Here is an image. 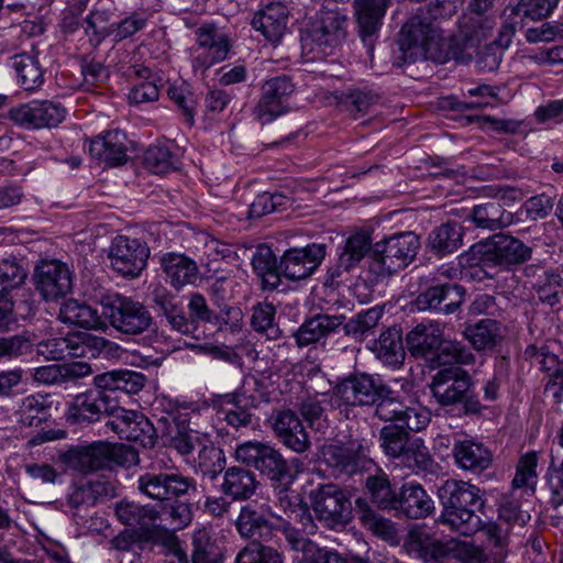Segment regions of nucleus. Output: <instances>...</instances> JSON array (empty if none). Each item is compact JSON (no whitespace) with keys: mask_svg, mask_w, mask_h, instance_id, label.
I'll list each match as a JSON object with an SVG mask.
<instances>
[{"mask_svg":"<svg viewBox=\"0 0 563 563\" xmlns=\"http://www.w3.org/2000/svg\"><path fill=\"white\" fill-rule=\"evenodd\" d=\"M288 10L282 3H269L260 10L252 20V25L267 41L278 42L286 32Z\"/></svg>","mask_w":563,"mask_h":563,"instance_id":"nucleus-30","label":"nucleus"},{"mask_svg":"<svg viewBox=\"0 0 563 563\" xmlns=\"http://www.w3.org/2000/svg\"><path fill=\"white\" fill-rule=\"evenodd\" d=\"M137 489L147 498L162 503L158 506L159 527L180 530L191 522V506L179 498L197 492L192 477L177 472L145 473L137 479Z\"/></svg>","mask_w":563,"mask_h":563,"instance_id":"nucleus-1","label":"nucleus"},{"mask_svg":"<svg viewBox=\"0 0 563 563\" xmlns=\"http://www.w3.org/2000/svg\"><path fill=\"white\" fill-rule=\"evenodd\" d=\"M145 165L155 174H165L178 165V157L168 146L153 145L144 154Z\"/></svg>","mask_w":563,"mask_h":563,"instance_id":"nucleus-56","label":"nucleus"},{"mask_svg":"<svg viewBox=\"0 0 563 563\" xmlns=\"http://www.w3.org/2000/svg\"><path fill=\"white\" fill-rule=\"evenodd\" d=\"M472 219L478 228L497 230L511 222V213L507 212L500 202L494 200L475 206Z\"/></svg>","mask_w":563,"mask_h":563,"instance_id":"nucleus-45","label":"nucleus"},{"mask_svg":"<svg viewBox=\"0 0 563 563\" xmlns=\"http://www.w3.org/2000/svg\"><path fill=\"white\" fill-rule=\"evenodd\" d=\"M399 47L409 60L424 58L442 64L449 56L442 30L428 12L422 11L402 25Z\"/></svg>","mask_w":563,"mask_h":563,"instance_id":"nucleus-3","label":"nucleus"},{"mask_svg":"<svg viewBox=\"0 0 563 563\" xmlns=\"http://www.w3.org/2000/svg\"><path fill=\"white\" fill-rule=\"evenodd\" d=\"M197 41L201 47L207 48L205 67L225 59L229 52L228 40L218 33L213 25L202 26L197 31Z\"/></svg>","mask_w":563,"mask_h":563,"instance_id":"nucleus-44","label":"nucleus"},{"mask_svg":"<svg viewBox=\"0 0 563 563\" xmlns=\"http://www.w3.org/2000/svg\"><path fill=\"white\" fill-rule=\"evenodd\" d=\"M59 319L64 323L75 324L88 330L101 329L104 325L96 309L75 299H69L63 303L59 310Z\"/></svg>","mask_w":563,"mask_h":563,"instance_id":"nucleus-38","label":"nucleus"},{"mask_svg":"<svg viewBox=\"0 0 563 563\" xmlns=\"http://www.w3.org/2000/svg\"><path fill=\"white\" fill-rule=\"evenodd\" d=\"M153 302L166 318L173 330L181 334L192 332V322L185 316L180 303L174 295L163 288H157L153 294Z\"/></svg>","mask_w":563,"mask_h":563,"instance_id":"nucleus-36","label":"nucleus"},{"mask_svg":"<svg viewBox=\"0 0 563 563\" xmlns=\"http://www.w3.org/2000/svg\"><path fill=\"white\" fill-rule=\"evenodd\" d=\"M404 549L423 562L440 561L449 555V548L434 540L423 528L415 527L406 536Z\"/></svg>","mask_w":563,"mask_h":563,"instance_id":"nucleus-28","label":"nucleus"},{"mask_svg":"<svg viewBox=\"0 0 563 563\" xmlns=\"http://www.w3.org/2000/svg\"><path fill=\"white\" fill-rule=\"evenodd\" d=\"M235 460L249 467H254L271 481L282 483L290 476V468L282 453L274 446L247 441L235 449Z\"/></svg>","mask_w":563,"mask_h":563,"instance_id":"nucleus-9","label":"nucleus"},{"mask_svg":"<svg viewBox=\"0 0 563 563\" xmlns=\"http://www.w3.org/2000/svg\"><path fill=\"white\" fill-rule=\"evenodd\" d=\"M442 328L434 323H420L407 334V347L412 356L426 357L438 351L442 341Z\"/></svg>","mask_w":563,"mask_h":563,"instance_id":"nucleus-35","label":"nucleus"},{"mask_svg":"<svg viewBox=\"0 0 563 563\" xmlns=\"http://www.w3.org/2000/svg\"><path fill=\"white\" fill-rule=\"evenodd\" d=\"M258 484L253 472L241 466H232L224 472L221 490L233 500H247L255 494Z\"/></svg>","mask_w":563,"mask_h":563,"instance_id":"nucleus-32","label":"nucleus"},{"mask_svg":"<svg viewBox=\"0 0 563 563\" xmlns=\"http://www.w3.org/2000/svg\"><path fill=\"white\" fill-rule=\"evenodd\" d=\"M358 32L372 55L375 37L385 15L387 0H355Z\"/></svg>","mask_w":563,"mask_h":563,"instance_id":"nucleus-26","label":"nucleus"},{"mask_svg":"<svg viewBox=\"0 0 563 563\" xmlns=\"http://www.w3.org/2000/svg\"><path fill=\"white\" fill-rule=\"evenodd\" d=\"M538 453L530 451L523 454L517 464L516 474L512 479L514 488L529 487L534 490L537 484V466H538Z\"/></svg>","mask_w":563,"mask_h":563,"instance_id":"nucleus-59","label":"nucleus"},{"mask_svg":"<svg viewBox=\"0 0 563 563\" xmlns=\"http://www.w3.org/2000/svg\"><path fill=\"white\" fill-rule=\"evenodd\" d=\"M372 247V239L367 232H355L347 238L344 249L338 258V263L328 271L329 278L333 282L355 267Z\"/></svg>","mask_w":563,"mask_h":563,"instance_id":"nucleus-29","label":"nucleus"},{"mask_svg":"<svg viewBox=\"0 0 563 563\" xmlns=\"http://www.w3.org/2000/svg\"><path fill=\"white\" fill-rule=\"evenodd\" d=\"M299 412L311 429L320 431L328 427L325 409L317 398L302 400L299 405Z\"/></svg>","mask_w":563,"mask_h":563,"instance_id":"nucleus-64","label":"nucleus"},{"mask_svg":"<svg viewBox=\"0 0 563 563\" xmlns=\"http://www.w3.org/2000/svg\"><path fill=\"white\" fill-rule=\"evenodd\" d=\"M412 440L409 433L397 424H388L379 431V444L386 455L401 460Z\"/></svg>","mask_w":563,"mask_h":563,"instance_id":"nucleus-49","label":"nucleus"},{"mask_svg":"<svg viewBox=\"0 0 563 563\" xmlns=\"http://www.w3.org/2000/svg\"><path fill=\"white\" fill-rule=\"evenodd\" d=\"M558 444L563 449V422L558 431ZM547 485L551 490L550 504L553 508L563 505V456L559 460L553 451L550 453V464L545 474Z\"/></svg>","mask_w":563,"mask_h":563,"instance_id":"nucleus-47","label":"nucleus"},{"mask_svg":"<svg viewBox=\"0 0 563 563\" xmlns=\"http://www.w3.org/2000/svg\"><path fill=\"white\" fill-rule=\"evenodd\" d=\"M438 497L442 505L440 521L452 530L472 536L482 527L477 515L484 507L481 489L464 481L446 479L438 488Z\"/></svg>","mask_w":563,"mask_h":563,"instance_id":"nucleus-2","label":"nucleus"},{"mask_svg":"<svg viewBox=\"0 0 563 563\" xmlns=\"http://www.w3.org/2000/svg\"><path fill=\"white\" fill-rule=\"evenodd\" d=\"M65 115V108L51 100H36L10 110L12 121L32 129L55 128Z\"/></svg>","mask_w":563,"mask_h":563,"instance_id":"nucleus-19","label":"nucleus"},{"mask_svg":"<svg viewBox=\"0 0 563 563\" xmlns=\"http://www.w3.org/2000/svg\"><path fill=\"white\" fill-rule=\"evenodd\" d=\"M11 59L18 81L25 90H35L43 84V69L34 54L21 53L14 55Z\"/></svg>","mask_w":563,"mask_h":563,"instance_id":"nucleus-42","label":"nucleus"},{"mask_svg":"<svg viewBox=\"0 0 563 563\" xmlns=\"http://www.w3.org/2000/svg\"><path fill=\"white\" fill-rule=\"evenodd\" d=\"M437 357L440 364L471 365L475 362L474 354L462 342L443 340L438 349Z\"/></svg>","mask_w":563,"mask_h":563,"instance_id":"nucleus-57","label":"nucleus"},{"mask_svg":"<svg viewBox=\"0 0 563 563\" xmlns=\"http://www.w3.org/2000/svg\"><path fill=\"white\" fill-rule=\"evenodd\" d=\"M167 95L181 111L185 121L191 126L195 122L196 101L187 85L185 82L170 84L167 88Z\"/></svg>","mask_w":563,"mask_h":563,"instance_id":"nucleus-62","label":"nucleus"},{"mask_svg":"<svg viewBox=\"0 0 563 563\" xmlns=\"http://www.w3.org/2000/svg\"><path fill=\"white\" fill-rule=\"evenodd\" d=\"M327 254V244L311 243L302 249L287 250L280 262V275L291 280L309 277L321 264Z\"/></svg>","mask_w":563,"mask_h":563,"instance_id":"nucleus-18","label":"nucleus"},{"mask_svg":"<svg viewBox=\"0 0 563 563\" xmlns=\"http://www.w3.org/2000/svg\"><path fill=\"white\" fill-rule=\"evenodd\" d=\"M102 314L118 332L128 335L145 332L153 322L151 312L142 302L122 295L102 300Z\"/></svg>","mask_w":563,"mask_h":563,"instance_id":"nucleus-8","label":"nucleus"},{"mask_svg":"<svg viewBox=\"0 0 563 563\" xmlns=\"http://www.w3.org/2000/svg\"><path fill=\"white\" fill-rule=\"evenodd\" d=\"M374 351L376 356L387 365L398 366L402 364L405 349L400 330L394 327L384 331L375 343Z\"/></svg>","mask_w":563,"mask_h":563,"instance_id":"nucleus-43","label":"nucleus"},{"mask_svg":"<svg viewBox=\"0 0 563 563\" xmlns=\"http://www.w3.org/2000/svg\"><path fill=\"white\" fill-rule=\"evenodd\" d=\"M338 103L343 106L352 114L365 113L377 103L378 96L372 91L361 89H349L335 96Z\"/></svg>","mask_w":563,"mask_h":563,"instance_id":"nucleus-55","label":"nucleus"},{"mask_svg":"<svg viewBox=\"0 0 563 563\" xmlns=\"http://www.w3.org/2000/svg\"><path fill=\"white\" fill-rule=\"evenodd\" d=\"M137 459L134 449L122 443L102 441L77 448L68 454L69 465L81 473L110 468L113 465L128 466L136 463Z\"/></svg>","mask_w":563,"mask_h":563,"instance_id":"nucleus-6","label":"nucleus"},{"mask_svg":"<svg viewBox=\"0 0 563 563\" xmlns=\"http://www.w3.org/2000/svg\"><path fill=\"white\" fill-rule=\"evenodd\" d=\"M26 276V271L14 257L0 261V330H7L11 321L13 302L8 295L11 290L20 288Z\"/></svg>","mask_w":563,"mask_h":563,"instance_id":"nucleus-23","label":"nucleus"},{"mask_svg":"<svg viewBox=\"0 0 563 563\" xmlns=\"http://www.w3.org/2000/svg\"><path fill=\"white\" fill-rule=\"evenodd\" d=\"M429 389L442 407L461 404L466 415H479L485 408L475 393L472 376L461 367L451 366L438 371L429 384Z\"/></svg>","mask_w":563,"mask_h":563,"instance_id":"nucleus-5","label":"nucleus"},{"mask_svg":"<svg viewBox=\"0 0 563 563\" xmlns=\"http://www.w3.org/2000/svg\"><path fill=\"white\" fill-rule=\"evenodd\" d=\"M252 266L256 275L262 278L264 288L275 289L279 286V263L269 246H257L252 257Z\"/></svg>","mask_w":563,"mask_h":563,"instance_id":"nucleus-41","label":"nucleus"},{"mask_svg":"<svg viewBox=\"0 0 563 563\" xmlns=\"http://www.w3.org/2000/svg\"><path fill=\"white\" fill-rule=\"evenodd\" d=\"M465 290L457 284H439L428 287L416 299L419 310H434L445 314L454 313L463 303Z\"/></svg>","mask_w":563,"mask_h":563,"instance_id":"nucleus-21","label":"nucleus"},{"mask_svg":"<svg viewBox=\"0 0 563 563\" xmlns=\"http://www.w3.org/2000/svg\"><path fill=\"white\" fill-rule=\"evenodd\" d=\"M420 240L413 232H402L386 238L373 245L372 269L377 275H390L416 257Z\"/></svg>","mask_w":563,"mask_h":563,"instance_id":"nucleus-7","label":"nucleus"},{"mask_svg":"<svg viewBox=\"0 0 563 563\" xmlns=\"http://www.w3.org/2000/svg\"><path fill=\"white\" fill-rule=\"evenodd\" d=\"M494 20L478 12L464 18L460 25V34L451 45L453 57L462 63L470 62L482 53L481 47L494 27Z\"/></svg>","mask_w":563,"mask_h":563,"instance_id":"nucleus-12","label":"nucleus"},{"mask_svg":"<svg viewBox=\"0 0 563 563\" xmlns=\"http://www.w3.org/2000/svg\"><path fill=\"white\" fill-rule=\"evenodd\" d=\"M55 360L96 357L101 352L119 350V346L104 338L87 332L69 333L66 336L49 340L46 345Z\"/></svg>","mask_w":563,"mask_h":563,"instance_id":"nucleus-11","label":"nucleus"},{"mask_svg":"<svg viewBox=\"0 0 563 563\" xmlns=\"http://www.w3.org/2000/svg\"><path fill=\"white\" fill-rule=\"evenodd\" d=\"M463 335L477 352L492 351L504 340L501 324L494 319H482L465 327Z\"/></svg>","mask_w":563,"mask_h":563,"instance_id":"nucleus-33","label":"nucleus"},{"mask_svg":"<svg viewBox=\"0 0 563 563\" xmlns=\"http://www.w3.org/2000/svg\"><path fill=\"white\" fill-rule=\"evenodd\" d=\"M49 406L47 397L41 394L29 395L21 400L16 410L18 422L24 427L37 426L45 419Z\"/></svg>","mask_w":563,"mask_h":563,"instance_id":"nucleus-51","label":"nucleus"},{"mask_svg":"<svg viewBox=\"0 0 563 563\" xmlns=\"http://www.w3.org/2000/svg\"><path fill=\"white\" fill-rule=\"evenodd\" d=\"M382 316L383 311L380 308H371L364 312H360L344 324V332L347 335L362 340L368 332L377 327Z\"/></svg>","mask_w":563,"mask_h":563,"instance_id":"nucleus-58","label":"nucleus"},{"mask_svg":"<svg viewBox=\"0 0 563 563\" xmlns=\"http://www.w3.org/2000/svg\"><path fill=\"white\" fill-rule=\"evenodd\" d=\"M110 395L97 386L76 395L67 410V421L74 424L91 423L101 419L110 410Z\"/></svg>","mask_w":563,"mask_h":563,"instance_id":"nucleus-20","label":"nucleus"},{"mask_svg":"<svg viewBox=\"0 0 563 563\" xmlns=\"http://www.w3.org/2000/svg\"><path fill=\"white\" fill-rule=\"evenodd\" d=\"M344 316L317 314L307 319L294 334L298 346L314 344L335 332L344 322Z\"/></svg>","mask_w":563,"mask_h":563,"instance_id":"nucleus-31","label":"nucleus"},{"mask_svg":"<svg viewBox=\"0 0 563 563\" xmlns=\"http://www.w3.org/2000/svg\"><path fill=\"white\" fill-rule=\"evenodd\" d=\"M366 487L371 493L373 503L377 504L379 508L395 510L398 494L393 490L385 475L368 476Z\"/></svg>","mask_w":563,"mask_h":563,"instance_id":"nucleus-54","label":"nucleus"},{"mask_svg":"<svg viewBox=\"0 0 563 563\" xmlns=\"http://www.w3.org/2000/svg\"><path fill=\"white\" fill-rule=\"evenodd\" d=\"M367 449L358 441L345 444H324L320 449L321 461L335 475H353L364 467Z\"/></svg>","mask_w":563,"mask_h":563,"instance_id":"nucleus-15","label":"nucleus"},{"mask_svg":"<svg viewBox=\"0 0 563 563\" xmlns=\"http://www.w3.org/2000/svg\"><path fill=\"white\" fill-rule=\"evenodd\" d=\"M150 249L145 242L128 236H117L111 244L109 258L114 271L125 277H136L145 268Z\"/></svg>","mask_w":563,"mask_h":563,"instance_id":"nucleus-13","label":"nucleus"},{"mask_svg":"<svg viewBox=\"0 0 563 563\" xmlns=\"http://www.w3.org/2000/svg\"><path fill=\"white\" fill-rule=\"evenodd\" d=\"M123 440L137 442L144 448H153L156 443V429L154 424L142 412L137 419H134L130 430L123 437Z\"/></svg>","mask_w":563,"mask_h":563,"instance_id":"nucleus-61","label":"nucleus"},{"mask_svg":"<svg viewBox=\"0 0 563 563\" xmlns=\"http://www.w3.org/2000/svg\"><path fill=\"white\" fill-rule=\"evenodd\" d=\"M386 391V386L368 374L350 375L333 388V396L339 405L369 406L374 405Z\"/></svg>","mask_w":563,"mask_h":563,"instance_id":"nucleus-14","label":"nucleus"},{"mask_svg":"<svg viewBox=\"0 0 563 563\" xmlns=\"http://www.w3.org/2000/svg\"><path fill=\"white\" fill-rule=\"evenodd\" d=\"M533 288L540 301L551 307L555 306L563 292L562 278L556 273L543 272V276H540Z\"/></svg>","mask_w":563,"mask_h":563,"instance_id":"nucleus-60","label":"nucleus"},{"mask_svg":"<svg viewBox=\"0 0 563 563\" xmlns=\"http://www.w3.org/2000/svg\"><path fill=\"white\" fill-rule=\"evenodd\" d=\"M272 428L276 438L296 453L309 450L311 442L301 420L292 410H280L272 416Z\"/></svg>","mask_w":563,"mask_h":563,"instance_id":"nucleus-22","label":"nucleus"},{"mask_svg":"<svg viewBox=\"0 0 563 563\" xmlns=\"http://www.w3.org/2000/svg\"><path fill=\"white\" fill-rule=\"evenodd\" d=\"M312 36L319 45H339L346 36V15L338 9L323 7L313 26Z\"/></svg>","mask_w":563,"mask_h":563,"instance_id":"nucleus-27","label":"nucleus"},{"mask_svg":"<svg viewBox=\"0 0 563 563\" xmlns=\"http://www.w3.org/2000/svg\"><path fill=\"white\" fill-rule=\"evenodd\" d=\"M309 498L317 518L328 527H343L350 521L352 514L350 495L338 485H319L310 492Z\"/></svg>","mask_w":563,"mask_h":563,"instance_id":"nucleus-10","label":"nucleus"},{"mask_svg":"<svg viewBox=\"0 0 563 563\" xmlns=\"http://www.w3.org/2000/svg\"><path fill=\"white\" fill-rule=\"evenodd\" d=\"M462 228L456 222H446L434 228L428 236V246L438 256L455 252L462 244Z\"/></svg>","mask_w":563,"mask_h":563,"instance_id":"nucleus-39","label":"nucleus"},{"mask_svg":"<svg viewBox=\"0 0 563 563\" xmlns=\"http://www.w3.org/2000/svg\"><path fill=\"white\" fill-rule=\"evenodd\" d=\"M532 252V247L518 238L497 233L474 244L467 253L460 256V261L468 266L482 263L484 267H498L508 272L530 261Z\"/></svg>","mask_w":563,"mask_h":563,"instance_id":"nucleus-4","label":"nucleus"},{"mask_svg":"<svg viewBox=\"0 0 563 563\" xmlns=\"http://www.w3.org/2000/svg\"><path fill=\"white\" fill-rule=\"evenodd\" d=\"M191 563H221L222 552L206 529L198 530L192 539Z\"/></svg>","mask_w":563,"mask_h":563,"instance_id":"nucleus-52","label":"nucleus"},{"mask_svg":"<svg viewBox=\"0 0 563 563\" xmlns=\"http://www.w3.org/2000/svg\"><path fill=\"white\" fill-rule=\"evenodd\" d=\"M35 288L46 301L64 298L71 291L73 278L68 266L59 261H43L34 274Z\"/></svg>","mask_w":563,"mask_h":563,"instance_id":"nucleus-16","label":"nucleus"},{"mask_svg":"<svg viewBox=\"0 0 563 563\" xmlns=\"http://www.w3.org/2000/svg\"><path fill=\"white\" fill-rule=\"evenodd\" d=\"M96 385L109 391H123L125 394H137L145 386L146 377L134 371H112L98 375Z\"/></svg>","mask_w":563,"mask_h":563,"instance_id":"nucleus-37","label":"nucleus"},{"mask_svg":"<svg viewBox=\"0 0 563 563\" xmlns=\"http://www.w3.org/2000/svg\"><path fill=\"white\" fill-rule=\"evenodd\" d=\"M164 273L175 288L192 284L197 279V264L184 255L169 254L162 261Z\"/></svg>","mask_w":563,"mask_h":563,"instance_id":"nucleus-40","label":"nucleus"},{"mask_svg":"<svg viewBox=\"0 0 563 563\" xmlns=\"http://www.w3.org/2000/svg\"><path fill=\"white\" fill-rule=\"evenodd\" d=\"M453 457L460 468L482 472L492 463V453L479 442L463 440L454 443Z\"/></svg>","mask_w":563,"mask_h":563,"instance_id":"nucleus-34","label":"nucleus"},{"mask_svg":"<svg viewBox=\"0 0 563 563\" xmlns=\"http://www.w3.org/2000/svg\"><path fill=\"white\" fill-rule=\"evenodd\" d=\"M218 415L233 429L246 427L252 422V413L242 405L238 394H227L221 397Z\"/></svg>","mask_w":563,"mask_h":563,"instance_id":"nucleus-48","label":"nucleus"},{"mask_svg":"<svg viewBox=\"0 0 563 563\" xmlns=\"http://www.w3.org/2000/svg\"><path fill=\"white\" fill-rule=\"evenodd\" d=\"M114 510L118 520L130 527L140 539H152L159 527L158 505H141L135 501L122 500L115 505Z\"/></svg>","mask_w":563,"mask_h":563,"instance_id":"nucleus-17","label":"nucleus"},{"mask_svg":"<svg viewBox=\"0 0 563 563\" xmlns=\"http://www.w3.org/2000/svg\"><path fill=\"white\" fill-rule=\"evenodd\" d=\"M356 504L361 508L360 520L364 528L383 540L391 541L396 539L397 529L391 520L367 507L362 499H357Z\"/></svg>","mask_w":563,"mask_h":563,"instance_id":"nucleus-50","label":"nucleus"},{"mask_svg":"<svg viewBox=\"0 0 563 563\" xmlns=\"http://www.w3.org/2000/svg\"><path fill=\"white\" fill-rule=\"evenodd\" d=\"M235 563H284V556L273 547L252 541L238 553Z\"/></svg>","mask_w":563,"mask_h":563,"instance_id":"nucleus-53","label":"nucleus"},{"mask_svg":"<svg viewBox=\"0 0 563 563\" xmlns=\"http://www.w3.org/2000/svg\"><path fill=\"white\" fill-rule=\"evenodd\" d=\"M128 139L120 130L107 131L90 141L89 153L108 166H120L128 161Z\"/></svg>","mask_w":563,"mask_h":563,"instance_id":"nucleus-24","label":"nucleus"},{"mask_svg":"<svg viewBox=\"0 0 563 563\" xmlns=\"http://www.w3.org/2000/svg\"><path fill=\"white\" fill-rule=\"evenodd\" d=\"M266 516L251 504L243 506L235 520V528L245 539L261 538L264 530H269Z\"/></svg>","mask_w":563,"mask_h":563,"instance_id":"nucleus-46","label":"nucleus"},{"mask_svg":"<svg viewBox=\"0 0 563 563\" xmlns=\"http://www.w3.org/2000/svg\"><path fill=\"white\" fill-rule=\"evenodd\" d=\"M395 510L409 519H423L434 511V501L418 483L401 486Z\"/></svg>","mask_w":563,"mask_h":563,"instance_id":"nucleus-25","label":"nucleus"},{"mask_svg":"<svg viewBox=\"0 0 563 563\" xmlns=\"http://www.w3.org/2000/svg\"><path fill=\"white\" fill-rule=\"evenodd\" d=\"M559 0H518L515 7L517 15L530 20H541L549 16Z\"/></svg>","mask_w":563,"mask_h":563,"instance_id":"nucleus-63","label":"nucleus"}]
</instances>
